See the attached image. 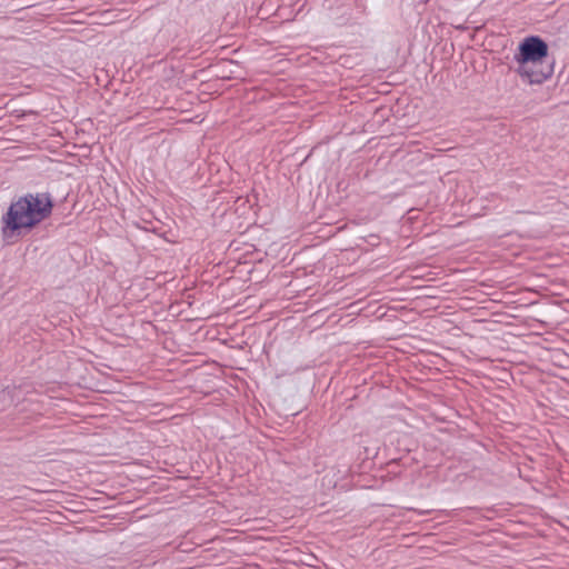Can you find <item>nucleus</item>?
Listing matches in <instances>:
<instances>
[{"label":"nucleus","instance_id":"nucleus-1","mask_svg":"<svg viewBox=\"0 0 569 569\" xmlns=\"http://www.w3.org/2000/svg\"><path fill=\"white\" fill-rule=\"evenodd\" d=\"M52 199L48 192L28 193L12 202L2 217L3 234L31 229L51 214Z\"/></svg>","mask_w":569,"mask_h":569},{"label":"nucleus","instance_id":"nucleus-2","mask_svg":"<svg viewBox=\"0 0 569 569\" xmlns=\"http://www.w3.org/2000/svg\"><path fill=\"white\" fill-rule=\"evenodd\" d=\"M548 59V44L538 36L526 37L518 47L513 60L517 74L529 84H540L553 73Z\"/></svg>","mask_w":569,"mask_h":569},{"label":"nucleus","instance_id":"nucleus-3","mask_svg":"<svg viewBox=\"0 0 569 569\" xmlns=\"http://www.w3.org/2000/svg\"><path fill=\"white\" fill-rule=\"evenodd\" d=\"M0 400H2L4 402H11L12 401L11 392L9 390L0 391Z\"/></svg>","mask_w":569,"mask_h":569}]
</instances>
